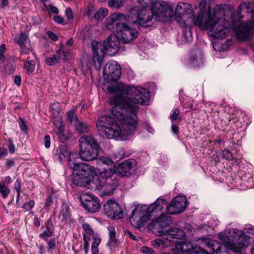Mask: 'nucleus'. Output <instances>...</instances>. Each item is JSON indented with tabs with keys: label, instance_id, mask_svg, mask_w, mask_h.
Returning a JSON list of instances; mask_svg holds the SVG:
<instances>
[{
	"label": "nucleus",
	"instance_id": "nucleus-10",
	"mask_svg": "<svg viewBox=\"0 0 254 254\" xmlns=\"http://www.w3.org/2000/svg\"><path fill=\"white\" fill-rule=\"evenodd\" d=\"M79 155L81 159L91 161L95 159L100 153L98 142L92 136L83 135L79 139Z\"/></svg>",
	"mask_w": 254,
	"mask_h": 254
},
{
	"label": "nucleus",
	"instance_id": "nucleus-33",
	"mask_svg": "<svg viewBox=\"0 0 254 254\" xmlns=\"http://www.w3.org/2000/svg\"><path fill=\"white\" fill-rule=\"evenodd\" d=\"M108 14L107 9L103 7L99 8L94 14V18L100 20L103 19Z\"/></svg>",
	"mask_w": 254,
	"mask_h": 254
},
{
	"label": "nucleus",
	"instance_id": "nucleus-4",
	"mask_svg": "<svg viewBox=\"0 0 254 254\" xmlns=\"http://www.w3.org/2000/svg\"><path fill=\"white\" fill-rule=\"evenodd\" d=\"M163 239L157 238L151 241V245L158 249L162 247V254H169L164 251L168 247L171 248L174 254H184L188 251L189 243L186 242V237L183 231L177 228H172L168 230H159L157 234Z\"/></svg>",
	"mask_w": 254,
	"mask_h": 254
},
{
	"label": "nucleus",
	"instance_id": "nucleus-60",
	"mask_svg": "<svg viewBox=\"0 0 254 254\" xmlns=\"http://www.w3.org/2000/svg\"><path fill=\"white\" fill-rule=\"evenodd\" d=\"M247 229H248V230H247L248 233H249L250 234H252L253 235H254V227L251 226L249 228H248Z\"/></svg>",
	"mask_w": 254,
	"mask_h": 254
},
{
	"label": "nucleus",
	"instance_id": "nucleus-42",
	"mask_svg": "<svg viewBox=\"0 0 254 254\" xmlns=\"http://www.w3.org/2000/svg\"><path fill=\"white\" fill-rule=\"evenodd\" d=\"M222 155L224 158L227 160H231L232 159V153L227 149H225L222 151Z\"/></svg>",
	"mask_w": 254,
	"mask_h": 254
},
{
	"label": "nucleus",
	"instance_id": "nucleus-52",
	"mask_svg": "<svg viewBox=\"0 0 254 254\" xmlns=\"http://www.w3.org/2000/svg\"><path fill=\"white\" fill-rule=\"evenodd\" d=\"M8 148L10 153H12L15 151L14 145L12 143L11 139H9Z\"/></svg>",
	"mask_w": 254,
	"mask_h": 254
},
{
	"label": "nucleus",
	"instance_id": "nucleus-48",
	"mask_svg": "<svg viewBox=\"0 0 254 254\" xmlns=\"http://www.w3.org/2000/svg\"><path fill=\"white\" fill-rule=\"evenodd\" d=\"M47 9L48 10H50V11L55 14H58L59 12V10L58 8L52 4L49 5V6L48 7H47Z\"/></svg>",
	"mask_w": 254,
	"mask_h": 254
},
{
	"label": "nucleus",
	"instance_id": "nucleus-37",
	"mask_svg": "<svg viewBox=\"0 0 254 254\" xmlns=\"http://www.w3.org/2000/svg\"><path fill=\"white\" fill-rule=\"evenodd\" d=\"M24 66L28 73H31L34 70L35 62L33 61H28L24 63Z\"/></svg>",
	"mask_w": 254,
	"mask_h": 254
},
{
	"label": "nucleus",
	"instance_id": "nucleus-8",
	"mask_svg": "<svg viewBox=\"0 0 254 254\" xmlns=\"http://www.w3.org/2000/svg\"><path fill=\"white\" fill-rule=\"evenodd\" d=\"M91 46L95 64L97 63L100 67L105 55L111 56L118 52L120 49V41L117 36L111 35L103 44L94 41L92 42Z\"/></svg>",
	"mask_w": 254,
	"mask_h": 254
},
{
	"label": "nucleus",
	"instance_id": "nucleus-17",
	"mask_svg": "<svg viewBox=\"0 0 254 254\" xmlns=\"http://www.w3.org/2000/svg\"><path fill=\"white\" fill-rule=\"evenodd\" d=\"M126 22H123L120 29L117 32L118 35L122 37L124 43H128L137 37L138 32L136 29L131 28L128 25L131 21L128 22V17L127 18Z\"/></svg>",
	"mask_w": 254,
	"mask_h": 254
},
{
	"label": "nucleus",
	"instance_id": "nucleus-50",
	"mask_svg": "<svg viewBox=\"0 0 254 254\" xmlns=\"http://www.w3.org/2000/svg\"><path fill=\"white\" fill-rule=\"evenodd\" d=\"M54 20L55 22L58 24H63L64 21V18L60 15L55 16L54 18Z\"/></svg>",
	"mask_w": 254,
	"mask_h": 254
},
{
	"label": "nucleus",
	"instance_id": "nucleus-55",
	"mask_svg": "<svg viewBox=\"0 0 254 254\" xmlns=\"http://www.w3.org/2000/svg\"><path fill=\"white\" fill-rule=\"evenodd\" d=\"M50 249H52L55 247V240L54 239H51L48 243Z\"/></svg>",
	"mask_w": 254,
	"mask_h": 254
},
{
	"label": "nucleus",
	"instance_id": "nucleus-9",
	"mask_svg": "<svg viewBox=\"0 0 254 254\" xmlns=\"http://www.w3.org/2000/svg\"><path fill=\"white\" fill-rule=\"evenodd\" d=\"M116 175L115 167L105 169L99 173L101 179L96 174L94 176L93 184L99 190H102L105 188L103 193L104 195H110L118 185Z\"/></svg>",
	"mask_w": 254,
	"mask_h": 254
},
{
	"label": "nucleus",
	"instance_id": "nucleus-13",
	"mask_svg": "<svg viewBox=\"0 0 254 254\" xmlns=\"http://www.w3.org/2000/svg\"><path fill=\"white\" fill-rule=\"evenodd\" d=\"M149 218L148 206L145 205H138L132 211L129 220L134 227L139 228L146 223Z\"/></svg>",
	"mask_w": 254,
	"mask_h": 254
},
{
	"label": "nucleus",
	"instance_id": "nucleus-58",
	"mask_svg": "<svg viewBox=\"0 0 254 254\" xmlns=\"http://www.w3.org/2000/svg\"><path fill=\"white\" fill-rule=\"evenodd\" d=\"M171 128L172 131L174 133L177 134L178 133V127L176 125H172Z\"/></svg>",
	"mask_w": 254,
	"mask_h": 254
},
{
	"label": "nucleus",
	"instance_id": "nucleus-51",
	"mask_svg": "<svg viewBox=\"0 0 254 254\" xmlns=\"http://www.w3.org/2000/svg\"><path fill=\"white\" fill-rule=\"evenodd\" d=\"M47 34H48L49 37L50 39H51L52 40H53L55 41L58 40V37L56 34H55L54 33H53L52 32L48 31Z\"/></svg>",
	"mask_w": 254,
	"mask_h": 254
},
{
	"label": "nucleus",
	"instance_id": "nucleus-5",
	"mask_svg": "<svg viewBox=\"0 0 254 254\" xmlns=\"http://www.w3.org/2000/svg\"><path fill=\"white\" fill-rule=\"evenodd\" d=\"M199 15L195 16L193 9L190 4L188 3L180 2L178 3L174 13V18L180 26L186 28L183 31V34L178 39L179 44H185L192 40V34L190 27L192 25L196 26L201 23L198 20Z\"/></svg>",
	"mask_w": 254,
	"mask_h": 254
},
{
	"label": "nucleus",
	"instance_id": "nucleus-45",
	"mask_svg": "<svg viewBox=\"0 0 254 254\" xmlns=\"http://www.w3.org/2000/svg\"><path fill=\"white\" fill-rule=\"evenodd\" d=\"M44 143L46 148H49L51 145L50 136L46 135L44 138Z\"/></svg>",
	"mask_w": 254,
	"mask_h": 254
},
{
	"label": "nucleus",
	"instance_id": "nucleus-2",
	"mask_svg": "<svg viewBox=\"0 0 254 254\" xmlns=\"http://www.w3.org/2000/svg\"><path fill=\"white\" fill-rule=\"evenodd\" d=\"M199 8L195 16L199 15L198 20L201 23L196 26L206 29L210 36L220 39L225 38L230 32V24L227 20L219 17L223 14L220 6H216L211 12L210 4L203 0L199 2Z\"/></svg>",
	"mask_w": 254,
	"mask_h": 254
},
{
	"label": "nucleus",
	"instance_id": "nucleus-32",
	"mask_svg": "<svg viewBox=\"0 0 254 254\" xmlns=\"http://www.w3.org/2000/svg\"><path fill=\"white\" fill-rule=\"evenodd\" d=\"M60 59L61 56L57 53V54L53 55L51 57L46 58L45 62L48 65L53 66L58 64Z\"/></svg>",
	"mask_w": 254,
	"mask_h": 254
},
{
	"label": "nucleus",
	"instance_id": "nucleus-14",
	"mask_svg": "<svg viewBox=\"0 0 254 254\" xmlns=\"http://www.w3.org/2000/svg\"><path fill=\"white\" fill-rule=\"evenodd\" d=\"M104 77L108 82H113L118 80L121 71L120 65L115 61L107 63L103 71Z\"/></svg>",
	"mask_w": 254,
	"mask_h": 254
},
{
	"label": "nucleus",
	"instance_id": "nucleus-35",
	"mask_svg": "<svg viewBox=\"0 0 254 254\" xmlns=\"http://www.w3.org/2000/svg\"><path fill=\"white\" fill-rule=\"evenodd\" d=\"M10 192V190L3 183H0V193L4 198H6Z\"/></svg>",
	"mask_w": 254,
	"mask_h": 254
},
{
	"label": "nucleus",
	"instance_id": "nucleus-53",
	"mask_svg": "<svg viewBox=\"0 0 254 254\" xmlns=\"http://www.w3.org/2000/svg\"><path fill=\"white\" fill-rule=\"evenodd\" d=\"M8 4V0H0V8H3Z\"/></svg>",
	"mask_w": 254,
	"mask_h": 254
},
{
	"label": "nucleus",
	"instance_id": "nucleus-21",
	"mask_svg": "<svg viewBox=\"0 0 254 254\" xmlns=\"http://www.w3.org/2000/svg\"><path fill=\"white\" fill-rule=\"evenodd\" d=\"M82 229L84 232L83 233V238H84V235L88 237L93 235V242L91 246L92 254H98L99 252L98 246L101 242L100 238L98 236L94 235L93 229L88 223H83L82 224Z\"/></svg>",
	"mask_w": 254,
	"mask_h": 254
},
{
	"label": "nucleus",
	"instance_id": "nucleus-63",
	"mask_svg": "<svg viewBox=\"0 0 254 254\" xmlns=\"http://www.w3.org/2000/svg\"><path fill=\"white\" fill-rule=\"evenodd\" d=\"M6 152L5 149L0 148V158L6 154Z\"/></svg>",
	"mask_w": 254,
	"mask_h": 254
},
{
	"label": "nucleus",
	"instance_id": "nucleus-25",
	"mask_svg": "<svg viewBox=\"0 0 254 254\" xmlns=\"http://www.w3.org/2000/svg\"><path fill=\"white\" fill-rule=\"evenodd\" d=\"M54 126L57 129L56 131L58 134L59 137L62 142H65L71 137V133H69L68 131L64 129L63 123H61L59 126Z\"/></svg>",
	"mask_w": 254,
	"mask_h": 254
},
{
	"label": "nucleus",
	"instance_id": "nucleus-31",
	"mask_svg": "<svg viewBox=\"0 0 254 254\" xmlns=\"http://www.w3.org/2000/svg\"><path fill=\"white\" fill-rule=\"evenodd\" d=\"M59 150L61 154L64 157H68V163H69V159L71 158L73 160L78 162V158L74 157V155L71 153V151L68 150L67 147L64 145H62L59 147Z\"/></svg>",
	"mask_w": 254,
	"mask_h": 254
},
{
	"label": "nucleus",
	"instance_id": "nucleus-1",
	"mask_svg": "<svg viewBox=\"0 0 254 254\" xmlns=\"http://www.w3.org/2000/svg\"><path fill=\"white\" fill-rule=\"evenodd\" d=\"M150 98L149 92L144 88L127 86L110 98L112 105L110 116L99 117L96 123L100 134L109 139L126 140L134 134L138 126V105H145Z\"/></svg>",
	"mask_w": 254,
	"mask_h": 254
},
{
	"label": "nucleus",
	"instance_id": "nucleus-29",
	"mask_svg": "<svg viewBox=\"0 0 254 254\" xmlns=\"http://www.w3.org/2000/svg\"><path fill=\"white\" fill-rule=\"evenodd\" d=\"M14 40L16 43H17L21 48L22 50L26 47L27 43L29 42V39L28 36L25 34L22 33L19 36H16L14 38Z\"/></svg>",
	"mask_w": 254,
	"mask_h": 254
},
{
	"label": "nucleus",
	"instance_id": "nucleus-38",
	"mask_svg": "<svg viewBox=\"0 0 254 254\" xmlns=\"http://www.w3.org/2000/svg\"><path fill=\"white\" fill-rule=\"evenodd\" d=\"M67 120L70 123L74 122L76 123V121H78L76 116L75 114V111L74 110H71L68 112L67 114Z\"/></svg>",
	"mask_w": 254,
	"mask_h": 254
},
{
	"label": "nucleus",
	"instance_id": "nucleus-20",
	"mask_svg": "<svg viewBox=\"0 0 254 254\" xmlns=\"http://www.w3.org/2000/svg\"><path fill=\"white\" fill-rule=\"evenodd\" d=\"M127 17L121 13H113L106 20L105 25L108 29L118 31L123 22H126Z\"/></svg>",
	"mask_w": 254,
	"mask_h": 254
},
{
	"label": "nucleus",
	"instance_id": "nucleus-34",
	"mask_svg": "<svg viewBox=\"0 0 254 254\" xmlns=\"http://www.w3.org/2000/svg\"><path fill=\"white\" fill-rule=\"evenodd\" d=\"M108 4L112 8L118 9L123 5L124 0H109Z\"/></svg>",
	"mask_w": 254,
	"mask_h": 254
},
{
	"label": "nucleus",
	"instance_id": "nucleus-27",
	"mask_svg": "<svg viewBox=\"0 0 254 254\" xmlns=\"http://www.w3.org/2000/svg\"><path fill=\"white\" fill-rule=\"evenodd\" d=\"M74 126L75 131L79 134L87 133L90 128V125L79 120L74 123Z\"/></svg>",
	"mask_w": 254,
	"mask_h": 254
},
{
	"label": "nucleus",
	"instance_id": "nucleus-49",
	"mask_svg": "<svg viewBox=\"0 0 254 254\" xmlns=\"http://www.w3.org/2000/svg\"><path fill=\"white\" fill-rule=\"evenodd\" d=\"M5 49V45L1 44L0 46V60H3L4 59V53Z\"/></svg>",
	"mask_w": 254,
	"mask_h": 254
},
{
	"label": "nucleus",
	"instance_id": "nucleus-36",
	"mask_svg": "<svg viewBox=\"0 0 254 254\" xmlns=\"http://www.w3.org/2000/svg\"><path fill=\"white\" fill-rule=\"evenodd\" d=\"M98 163H101L103 164L107 165L109 166H111V168L115 167L114 162L110 158L105 157H101L99 158L98 160Z\"/></svg>",
	"mask_w": 254,
	"mask_h": 254
},
{
	"label": "nucleus",
	"instance_id": "nucleus-41",
	"mask_svg": "<svg viewBox=\"0 0 254 254\" xmlns=\"http://www.w3.org/2000/svg\"><path fill=\"white\" fill-rule=\"evenodd\" d=\"M140 251L144 254H155V252L152 248L146 246L142 247Z\"/></svg>",
	"mask_w": 254,
	"mask_h": 254
},
{
	"label": "nucleus",
	"instance_id": "nucleus-62",
	"mask_svg": "<svg viewBox=\"0 0 254 254\" xmlns=\"http://www.w3.org/2000/svg\"><path fill=\"white\" fill-rule=\"evenodd\" d=\"M6 164L9 167H11L14 165V161L11 160H8L6 161Z\"/></svg>",
	"mask_w": 254,
	"mask_h": 254
},
{
	"label": "nucleus",
	"instance_id": "nucleus-64",
	"mask_svg": "<svg viewBox=\"0 0 254 254\" xmlns=\"http://www.w3.org/2000/svg\"><path fill=\"white\" fill-rule=\"evenodd\" d=\"M73 44V40L72 39H69L66 43V44L68 46H70Z\"/></svg>",
	"mask_w": 254,
	"mask_h": 254
},
{
	"label": "nucleus",
	"instance_id": "nucleus-54",
	"mask_svg": "<svg viewBox=\"0 0 254 254\" xmlns=\"http://www.w3.org/2000/svg\"><path fill=\"white\" fill-rule=\"evenodd\" d=\"M20 128L22 131H26L27 129V127L23 120H21Z\"/></svg>",
	"mask_w": 254,
	"mask_h": 254
},
{
	"label": "nucleus",
	"instance_id": "nucleus-16",
	"mask_svg": "<svg viewBox=\"0 0 254 254\" xmlns=\"http://www.w3.org/2000/svg\"><path fill=\"white\" fill-rule=\"evenodd\" d=\"M197 244L201 247L206 246L210 249V252L212 254H230L225 248L221 247L217 241L209 238L202 237L197 241Z\"/></svg>",
	"mask_w": 254,
	"mask_h": 254
},
{
	"label": "nucleus",
	"instance_id": "nucleus-28",
	"mask_svg": "<svg viewBox=\"0 0 254 254\" xmlns=\"http://www.w3.org/2000/svg\"><path fill=\"white\" fill-rule=\"evenodd\" d=\"M109 232V240L107 244L108 246L111 248L113 249L118 246L119 242L116 238V231L113 227L108 228Z\"/></svg>",
	"mask_w": 254,
	"mask_h": 254
},
{
	"label": "nucleus",
	"instance_id": "nucleus-22",
	"mask_svg": "<svg viewBox=\"0 0 254 254\" xmlns=\"http://www.w3.org/2000/svg\"><path fill=\"white\" fill-rule=\"evenodd\" d=\"M136 163L134 160H127L120 164L116 168V175L124 177L127 173H131L135 169Z\"/></svg>",
	"mask_w": 254,
	"mask_h": 254
},
{
	"label": "nucleus",
	"instance_id": "nucleus-3",
	"mask_svg": "<svg viewBox=\"0 0 254 254\" xmlns=\"http://www.w3.org/2000/svg\"><path fill=\"white\" fill-rule=\"evenodd\" d=\"M173 8L165 2H154L150 8L136 6L131 9L128 14V22L147 26L153 19L156 21L166 22L173 16Z\"/></svg>",
	"mask_w": 254,
	"mask_h": 254
},
{
	"label": "nucleus",
	"instance_id": "nucleus-18",
	"mask_svg": "<svg viewBox=\"0 0 254 254\" xmlns=\"http://www.w3.org/2000/svg\"><path fill=\"white\" fill-rule=\"evenodd\" d=\"M81 200L83 206L89 212L95 213L100 208L99 199L94 195L84 193L81 196Z\"/></svg>",
	"mask_w": 254,
	"mask_h": 254
},
{
	"label": "nucleus",
	"instance_id": "nucleus-7",
	"mask_svg": "<svg viewBox=\"0 0 254 254\" xmlns=\"http://www.w3.org/2000/svg\"><path fill=\"white\" fill-rule=\"evenodd\" d=\"M69 166L73 170V182L80 187H88L89 186L93 187V180L96 174L95 168L89 165L79 163L73 160L71 158L69 159Z\"/></svg>",
	"mask_w": 254,
	"mask_h": 254
},
{
	"label": "nucleus",
	"instance_id": "nucleus-12",
	"mask_svg": "<svg viewBox=\"0 0 254 254\" xmlns=\"http://www.w3.org/2000/svg\"><path fill=\"white\" fill-rule=\"evenodd\" d=\"M239 231L237 229H232L229 232H222L219 234V239L222 241L223 245L235 251H239L240 250L246 247L248 245L246 241H244L243 237H239V242L235 243L234 239L240 235Z\"/></svg>",
	"mask_w": 254,
	"mask_h": 254
},
{
	"label": "nucleus",
	"instance_id": "nucleus-6",
	"mask_svg": "<svg viewBox=\"0 0 254 254\" xmlns=\"http://www.w3.org/2000/svg\"><path fill=\"white\" fill-rule=\"evenodd\" d=\"M246 10L251 13L252 21L247 22L234 21L232 25L233 31L236 38L241 41H248L254 49V4L250 2H244L241 4L237 12Z\"/></svg>",
	"mask_w": 254,
	"mask_h": 254
},
{
	"label": "nucleus",
	"instance_id": "nucleus-26",
	"mask_svg": "<svg viewBox=\"0 0 254 254\" xmlns=\"http://www.w3.org/2000/svg\"><path fill=\"white\" fill-rule=\"evenodd\" d=\"M46 230L40 234V237L46 239L47 237L52 236L54 234V227L51 219H49L45 223Z\"/></svg>",
	"mask_w": 254,
	"mask_h": 254
},
{
	"label": "nucleus",
	"instance_id": "nucleus-30",
	"mask_svg": "<svg viewBox=\"0 0 254 254\" xmlns=\"http://www.w3.org/2000/svg\"><path fill=\"white\" fill-rule=\"evenodd\" d=\"M62 221L67 220L69 218V208L67 204H63L58 216Z\"/></svg>",
	"mask_w": 254,
	"mask_h": 254
},
{
	"label": "nucleus",
	"instance_id": "nucleus-19",
	"mask_svg": "<svg viewBox=\"0 0 254 254\" xmlns=\"http://www.w3.org/2000/svg\"><path fill=\"white\" fill-rule=\"evenodd\" d=\"M187 206V200L185 196L178 195L167 207V212L169 214H174L183 211Z\"/></svg>",
	"mask_w": 254,
	"mask_h": 254
},
{
	"label": "nucleus",
	"instance_id": "nucleus-39",
	"mask_svg": "<svg viewBox=\"0 0 254 254\" xmlns=\"http://www.w3.org/2000/svg\"><path fill=\"white\" fill-rule=\"evenodd\" d=\"M58 53L60 56H61V58H62L64 60L67 59L70 55L69 52H65L62 48H60L59 50Z\"/></svg>",
	"mask_w": 254,
	"mask_h": 254
},
{
	"label": "nucleus",
	"instance_id": "nucleus-47",
	"mask_svg": "<svg viewBox=\"0 0 254 254\" xmlns=\"http://www.w3.org/2000/svg\"><path fill=\"white\" fill-rule=\"evenodd\" d=\"M14 189L16 190L17 192H20L21 190V181L19 179H17L14 183Z\"/></svg>",
	"mask_w": 254,
	"mask_h": 254
},
{
	"label": "nucleus",
	"instance_id": "nucleus-15",
	"mask_svg": "<svg viewBox=\"0 0 254 254\" xmlns=\"http://www.w3.org/2000/svg\"><path fill=\"white\" fill-rule=\"evenodd\" d=\"M103 207L104 213L109 218L118 219L124 216L122 208L114 200L109 199L106 201Z\"/></svg>",
	"mask_w": 254,
	"mask_h": 254
},
{
	"label": "nucleus",
	"instance_id": "nucleus-61",
	"mask_svg": "<svg viewBox=\"0 0 254 254\" xmlns=\"http://www.w3.org/2000/svg\"><path fill=\"white\" fill-rule=\"evenodd\" d=\"M115 87L110 86L108 87L107 90L110 93H113L115 91Z\"/></svg>",
	"mask_w": 254,
	"mask_h": 254
},
{
	"label": "nucleus",
	"instance_id": "nucleus-24",
	"mask_svg": "<svg viewBox=\"0 0 254 254\" xmlns=\"http://www.w3.org/2000/svg\"><path fill=\"white\" fill-rule=\"evenodd\" d=\"M190 63L194 66H199L203 63V54L200 50H195L191 52Z\"/></svg>",
	"mask_w": 254,
	"mask_h": 254
},
{
	"label": "nucleus",
	"instance_id": "nucleus-43",
	"mask_svg": "<svg viewBox=\"0 0 254 254\" xmlns=\"http://www.w3.org/2000/svg\"><path fill=\"white\" fill-rule=\"evenodd\" d=\"M35 202L33 200H30L28 202L26 203L23 205V208L26 210H31L34 206Z\"/></svg>",
	"mask_w": 254,
	"mask_h": 254
},
{
	"label": "nucleus",
	"instance_id": "nucleus-11",
	"mask_svg": "<svg viewBox=\"0 0 254 254\" xmlns=\"http://www.w3.org/2000/svg\"><path fill=\"white\" fill-rule=\"evenodd\" d=\"M168 206L165 199L158 198L150 206L148 207V212L149 213L157 212L159 216L156 221L152 222L149 225L150 228L154 233H156L155 229L162 228L163 225L168 224L170 221V217L165 215L168 214L167 207Z\"/></svg>",
	"mask_w": 254,
	"mask_h": 254
},
{
	"label": "nucleus",
	"instance_id": "nucleus-59",
	"mask_svg": "<svg viewBox=\"0 0 254 254\" xmlns=\"http://www.w3.org/2000/svg\"><path fill=\"white\" fill-rule=\"evenodd\" d=\"M34 225L36 227H39L40 225V220L37 217L34 218Z\"/></svg>",
	"mask_w": 254,
	"mask_h": 254
},
{
	"label": "nucleus",
	"instance_id": "nucleus-40",
	"mask_svg": "<svg viewBox=\"0 0 254 254\" xmlns=\"http://www.w3.org/2000/svg\"><path fill=\"white\" fill-rule=\"evenodd\" d=\"M84 249L85 254H87L89 249L90 238L86 235H84Z\"/></svg>",
	"mask_w": 254,
	"mask_h": 254
},
{
	"label": "nucleus",
	"instance_id": "nucleus-56",
	"mask_svg": "<svg viewBox=\"0 0 254 254\" xmlns=\"http://www.w3.org/2000/svg\"><path fill=\"white\" fill-rule=\"evenodd\" d=\"M53 203V200L51 196H49L46 200L45 207H49Z\"/></svg>",
	"mask_w": 254,
	"mask_h": 254
},
{
	"label": "nucleus",
	"instance_id": "nucleus-23",
	"mask_svg": "<svg viewBox=\"0 0 254 254\" xmlns=\"http://www.w3.org/2000/svg\"><path fill=\"white\" fill-rule=\"evenodd\" d=\"M51 115L53 119L54 125L59 126L63 123L62 118V109L60 108V103L58 102L53 103L51 105Z\"/></svg>",
	"mask_w": 254,
	"mask_h": 254
},
{
	"label": "nucleus",
	"instance_id": "nucleus-57",
	"mask_svg": "<svg viewBox=\"0 0 254 254\" xmlns=\"http://www.w3.org/2000/svg\"><path fill=\"white\" fill-rule=\"evenodd\" d=\"M14 83L17 85L18 86H19L21 84V76L19 75H16L14 77Z\"/></svg>",
	"mask_w": 254,
	"mask_h": 254
},
{
	"label": "nucleus",
	"instance_id": "nucleus-44",
	"mask_svg": "<svg viewBox=\"0 0 254 254\" xmlns=\"http://www.w3.org/2000/svg\"><path fill=\"white\" fill-rule=\"evenodd\" d=\"M179 114H180L179 110L178 109H175L174 110L173 114L170 115V119L172 121L176 120L177 119Z\"/></svg>",
	"mask_w": 254,
	"mask_h": 254
},
{
	"label": "nucleus",
	"instance_id": "nucleus-46",
	"mask_svg": "<svg viewBox=\"0 0 254 254\" xmlns=\"http://www.w3.org/2000/svg\"><path fill=\"white\" fill-rule=\"evenodd\" d=\"M66 17L69 20L72 19L73 15L71 9L70 8H67L65 11Z\"/></svg>",
	"mask_w": 254,
	"mask_h": 254
}]
</instances>
